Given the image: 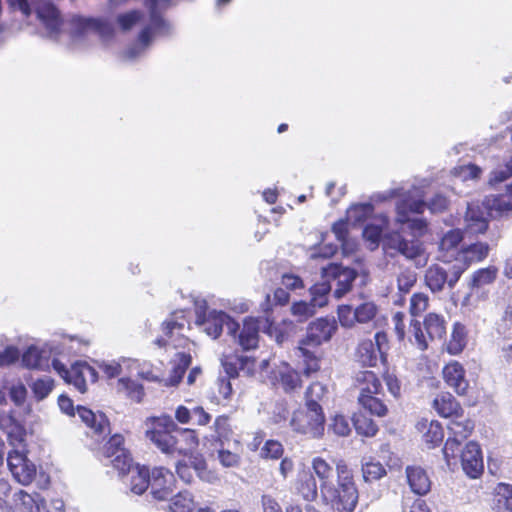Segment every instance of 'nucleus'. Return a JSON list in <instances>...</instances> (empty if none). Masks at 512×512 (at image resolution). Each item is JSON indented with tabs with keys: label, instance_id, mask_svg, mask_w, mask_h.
<instances>
[{
	"label": "nucleus",
	"instance_id": "obj_1",
	"mask_svg": "<svg viewBox=\"0 0 512 512\" xmlns=\"http://www.w3.org/2000/svg\"><path fill=\"white\" fill-rule=\"evenodd\" d=\"M336 483L320 493L325 505L336 512H354L359 502V489L352 467L345 459L335 461Z\"/></svg>",
	"mask_w": 512,
	"mask_h": 512
},
{
	"label": "nucleus",
	"instance_id": "obj_2",
	"mask_svg": "<svg viewBox=\"0 0 512 512\" xmlns=\"http://www.w3.org/2000/svg\"><path fill=\"white\" fill-rule=\"evenodd\" d=\"M145 437L162 453L175 454L177 423L168 415L150 417L146 421Z\"/></svg>",
	"mask_w": 512,
	"mask_h": 512
},
{
	"label": "nucleus",
	"instance_id": "obj_3",
	"mask_svg": "<svg viewBox=\"0 0 512 512\" xmlns=\"http://www.w3.org/2000/svg\"><path fill=\"white\" fill-rule=\"evenodd\" d=\"M410 327L414 343L420 351L427 350L431 342L444 339L447 333L445 317L436 312L427 313L422 322L411 320Z\"/></svg>",
	"mask_w": 512,
	"mask_h": 512
},
{
	"label": "nucleus",
	"instance_id": "obj_4",
	"mask_svg": "<svg viewBox=\"0 0 512 512\" xmlns=\"http://www.w3.org/2000/svg\"><path fill=\"white\" fill-rule=\"evenodd\" d=\"M388 335L384 331H377L374 335V341L371 339L361 340L355 348V361L366 368H373L378 365V361L383 365H388L389 351Z\"/></svg>",
	"mask_w": 512,
	"mask_h": 512
},
{
	"label": "nucleus",
	"instance_id": "obj_5",
	"mask_svg": "<svg viewBox=\"0 0 512 512\" xmlns=\"http://www.w3.org/2000/svg\"><path fill=\"white\" fill-rule=\"evenodd\" d=\"M325 422L323 409L304 405L293 412L290 425L296 433L308 438L319 439L324 435Z\"/></svg>",
	"mask_w": 512,
	"mask_h": 512
},
{
	"label": "nucleus",
	"instance_id": "obj_6",
	"mask_svg": "<svg viewBox=\"0 0 512 512\" xmlns=\"http://www.w3.org/2000/svg\"><path fill=\"white\" fill-rule=\"evenodd\" d=\"M52 367L67 384L73 385L82 394L87 391V382L95 383L98 380V372L86 361H76L67 368L59 359L54 358Z\"/></svg>",
	"mask_w": 512,
	"mask_h": 512
},
{
	"label": "nucleus",
	"instance_id": "obj_7",
	"mask_svg": "<svg viewBox=\"0 0 512 512\" xmlns=\"http://www.w3.org/2000/svg\"><path fill=\"white\" fill-rule=\"evenodd\" d=\"M490 247L486 242H476L462 246L456 256V263L451 266V284L459 281L463 273L472 265L487 258Z\"/></svg>",
	"mask_w": 512,
	"mask_h": 512
},
{
	"label": "nucleus",
	"instance_id": "obj_8",
	"mask_svg": "<svg viewBox=\"0 0 512 512\" xmlns=\"http://www.w3.org/2000/svg\"><path fill=\"white\" fill-rule=\"evenodd\" d=\"M196 323L204 326V331L213 339H217L226 326L228 334L236 337L239 330V323L224 311H211L207 316L205 311L197 313Z\"/></svg>",
	"mask_w": 512,
	"mask_h": 512
},
{
	"label": "nucleus",
	"instance_id": "obj_9",
	"mask_svg": "<svg viewBox=\"0 0 512 512\" xmlns=\"http://www.w3.org/2000/svg\"><path fill=\"white\" fill-rule=\"evenodd\" d=\"M383 250L390 256L400 254L409 260H415L424 253V248L418 240H407L396 230L384 235Z\"/></svg>",
	"mask_w": 512,
	"mask_h": 512
},
{
	"label": "nucleus",
	"instance_id": "obj_10",
	"mask_svg": "<svg viewBox=\"0 0 512 512\" xmlns=\"http://www.w3.org/2000/svg\"><path fill=\"white\" fill-rule=\"evenodd\" d=\"M378 314V307L373 301H365L355 308L351 305H339L337 316L342 327L352 328L357 323L367 324L373 321Z\"/></svg>",
	"mask_w": 512,
	"mask_h": 512
},
{
	"label": "nucleus",
	"instance_id": "obj_11",
	"mask_svg": "<svg viewBox=\"0 0 512 512\" xmlns=\"http://www.w3.org/2000/svg\"><path fill=\"white\" fill-rule=\"evenodd\" d=\"M26 453V450L13 449L7 456V465L13 478L24 486L31 484L36 477V466Z\"/></svg>",
	"mask_w": 512,
	"mask_h": 512
},
{
	"label": "nucleus",
	"instance_id": "obj_12",
	"mask_svg": "<svg viewBox=\"0 0 512 512\" xmlns=\"http://www.w3.org/2000/svg\"><path fill=\"white\" fill-rule=\"evenodd\" d=\"M337 330L335 319L320 317L310 322L307 326L306 335L299 341L301 345L319 348L323 343L328 342Z\"/></svg>",
	"mask_w": 512,
	"mask_h": 512
},
{
	"label": "nucleus",
	"instance_id": "obj_13",
	"mask_svg": "<svg viewBox=\"0 0 512 512\" xmlns=\"http://www.w3.org/2000/svg\"><path fill=\"white\" fill-rule=\"evenodd\" d=\"M33 12L51 35H57L63 26L61 12L52 0H32Z\"/></svg>",
	"mask_w": 512,
	"mask_h": 512
},
{
	"label": "nucleus",
	"instance_id": "obj_14",
	"mask_svg": "<svg viewBox=\"0 0 512 512\" xmlns=\"http://www.w3.org/2000/svg\"><path fill=\"white\" fill-rule=\"evenodd\" d=\"M441 375L444 383L458 396L468 395L470 384L462 363L457 360L449 361L443 366Z\"/></svg>",
	"mask_w": 512,
	"mask_h": 512
},
{
	"label": "nucleus",
	"instance_id": "obj_15",
	"mask_svg": "<svg viewBox=\"0 0 512 512\" xmlns=\"http://www.w3.org/2000/svg\"><path fill=\"white\" fill-rule=\"evenodd\" d=\"M145 6L149 11L150 23L140 31L138 40L144 46H148L154 33L168 30V24L163 18L159 0H145Z\"/></svg>",
	"mask_w": 512,
	"mask_h": 512
},
{
	"label": "nucleus",
	"instance_id": "obj_16",
	"mask_svg": "<svg viewBox=\"0 0 512 512\" xmlns=\"http://www.w3.org/2000/svg\"><path fill=\"white\" fill-rule=\"evenodd\" d=\"M464 473L471 479H478L484 472L483 454L480 445L475 441L466 443L460 454Z\"/></svg>",
	"mask_w": 512,
	"mask_h": 512
},
{
	"label": "nucleus",
	"instance_id": "obj_17",
	"mask_svg": "<svg viewBox=\"0 0 512 512\" xmlns=\"http://www.w3.org/2000/svg\"><path fill=\"white\" fill-rule=\"evenodd\" d=\"M270 378L273 386L283 390L286 394L296 392L303 385L301 373L288 363H284L282 366L272 370Z\"/></svg>",
	"mask_w": 512,
	"mask_h": 512
},
{
	"label": "nucleus",
	"instance_id": "obj_18",
	"mask_svg": "<svg viewBox=\"0 0 512 512\" xmlns=\"http://www.w3.org/2000/svg\"><path fill=\"white\" fill-rule=\"evenodd\" d=\"M189 323L183 311L173 312L161 324L163 335L157 337L154 343L160 347L165 348L170 342H174L177 338L183 336L185 326Z\"/></svg>",
	"mask_w": 512,
	"mask_h": 512
},
{
	"label": "nucleus",
	"instance_id": "obj_19",
	"mask_svg": "<svg viewBox=\"0 0 512 512\" xmlns=\"http://www.w3.org/2000/svg\"><path fill=\"white\" fill-rule=\"evenodd\" d=\"M432 408L441 418L461 417L464 408L457 398L448 391L439 392L432 401Z\"/></svg>",
	"mask_w": 512,
	"mask_h": 512
},
{
	"label": "nucleus",
	"instance_id": "obj_20",
	"mask_svg": "<svg viewBox=\"0 0 512 512\" xmlns=\"http://www.w3.org/2000/svg\"><path fill=\"white\" fill-rule=\"evenodd\" d=\"M483 206L493 219L508 216L512 212V191L507 189L503 193L486 196L483 200Z\"/></svg>",
	"mask_w": 512,
	"mask_h": 512
},
{
	"label": "nucleus",
	"instance_id": "obj_21",
	"mask_svg": "<svg viewBox=\"0 0 512 512\" xmlns=\"http://www.w3.org/2000/svg\"><path fill=\"white\" fill-rule=\"evenodd\" d=\"M468 343V326L461 321L453 322L449 338L444 344V351L451 356H458L463 353Z\"/></svg>",
	"mask_w": 512,
	"mask_h": 512
},
{
	"label": "nucleus",
	"instance_id": "obj_22",
	"mask_svg": "<svg viewBox=\"0 0 512 512\" xmlns=\"http://www.w3.org/2000/svg\"><path fill=\"white\" fill-rule=\"evenodd\" d=\"M464 235L460 229H451L447 231L439 242V258L444 263H456V256L460 250L459 245L463 241Z\"/></svg>",
	"mask_w": 512,
	"mask_h": 512
},
{
	"label": "nucleus",
	"instance_id": "obj_23",
	"mask_svg": "<svg viewBox=\"0 0 512 512\" xmlns=\"http://www.w3.org/2000/svg\"><path fill=\"white\" fill-rule=\"evenodd\" d=\"M427 208V202L422 198H416L410 194L405 195L396 203L395 222L404 225L409 221L411 214H422Z\"/></svg>",
	"mask_w": 512,
	"mask_h": 512
},
{
	"label": "nucleus",
	"instance_id": "obj_24",
	"mask_svg": "<svg viewBox=\"0 0 512 512\" xmlns=\"http://www.w3.org/2000/svg\"><path fill=\"white\" fill-rule=\"evenodd\" d=\"M405 474L411 491L418 496H425L431 491L432 482L426 470L421 466L408 465Z\"/></svg>",
	"mask_w": 512,
	"mask_h": 512
},
{
	"label": "nucleus",
	"instance_id": "obj_25",
	"mask_svg": "<svg viewBox=\"0 0 512 512\" xmlns=\"http://www.w3.org/2000/svg\"><path fill=\"white\" fill-rule=\"evenodd\" d=\"M77 414L85 425L97 436H105L110 432V422L104 413H94L85 406H77Z\"/></svg>",
	"mask_w": 512,
	"mask_h": 512
},
{
	"label": "nucleus",
	"instance_id": "obj_26",
	"mask_svg": "<svg viewBox=\"0 0 512 512\" xmlns=\"http://www.w3.org/2000/svg\"><path fill=\"white\" fill-rule=\"evenodd\" d=\"M450 274L438 264L430 265L424 274V282L425 285L430 289L433 293H439L444 290L445 285H448L449 289H453L458 281H455L451 284V269L449 270Z\"/></svg>",
	"mask_w": 512,
	"mask_h": 512
},
{
	"label": "nucleus",
	"instance_id": "obj_27",
	"mask_svg": "<svg viewBox=\"0 0 512 512\" xmlns=\"http://www.w3.org/2000/svg\"><path fill=\"white\" fill-rule=\"evenodd\" d=\"M354 386L358 390V397L369 394H383L381 379L372 370H360L354 376Z\"/></svg>",
	"mask_w": 512,
	"mask_h": 512
},
{
	"label": "nucleus",
	"instance_id": "obj_28",
	"mask_svg": "<svg viewBox=\"0 0 512 512\" xmlns=\"http://www.w3.org/2000/svg\"><path fill=\"white\" fill-rule=\"evenodd\" d=\"M236 333L238 344L245 351L254 350L258 347L260 325L257 318L248 316L243 320L242 328Z\"/></svg>",
	"mask_w": 512,
	"mask_h": 512
},
{
	"label": "nucleus",
	"instance_id": "obj_29",
	"mask_svg": "<svg viewBox=\"0 0 512 512\" xmlns=\"http://www.w3.org/2000/svg\"><path fill=\"white\" fill-rule=\"evenodd\" d=\"M416 428L422 432V439L430 449L441 445L444 439V430L442 424L437 420L421 419Z\"/></svg>",
	"mask_w": 512,
	"mask_h": 512
},
{
	"label": "nucleus",
	"instance_id": "obj_30",
	"mask_svg": "<svg viewBox=\"0 0 512 512\" xmlns=\"http://www.w3.org/2000/svg\"><path fill=\"white\" fill-rule=\"evenodd\" d=\"M255 364V358L238 355L237 353L225 355L222 360V365L228 375L227 378L229 379L237 378L239 376V371L241 370L253 372L255 369Z\"/></svg>",
	"mask_w": 512,
	"mask_h": 512
},
{
	"label": "nucleus",
	"instance_id": "obj_31",
	"mask_svg": "<svg viewBox=\"0 0 512 512\" xmlns=\"http://www.w3.org/2000/svg\"><path fill=\"white\" fill-rule=\"evenodd\" d=\"M1 425L7 434L9 444L16 449L21 448L26 450L27 431L25 426L12 416L3 419Z\"/></svg>",
	"mask_w": 512,
	"mask_h": 512
},
{
	"label": "nucleus",
	"instance_id": "obj_32",
	"mask_svg": "<svg viewBox=\"0 0 512 512\" xmlns=\"http://www.w3.org/2000/svg\"><path fill=\"white\" fill-rule=\"evenodd\" d=\"M359 406L368 414L384 418L389 414V407L383 394H369L363 397H357Z\"/></svg>",
	"mask_w": 512,
	"mask_h": 512
},
{
	"label": "nucleus",
	"instance_id": "obj_33",
	"mask_svg": "<svg viewBox=\"0 0 512 512\" xmlns=\"http://www.w3.org/2000/svg\"><path fill=\"white\" fill-rule=\"evenodd\" d=\"M175 453L188 456L199 447V436L195 429L178 426Z\"/></svg>",
	"mask_w": 512,
	"mask_h": 512
},
{
	"label": "nucleus",
	"instance_id": "obj_34",
	"mask_svg": "<svg viewBox=\"0 0 512 512\" xmlns=\"http://www.w3.org/2000/svg\"><path fill=\"white\" fill-rule=\"evenodd\" d=\"M300 357L303 360V375L311 377L321 369L322 355L319 353V348H312L308 345H298Z\"/></svg>",
	"mask_w": 512,
	"mask_h": 512
},
{
	"label": "nucleus",
	"instance_id": "obj_35",
	"mask_svg": "<svg viewBox=\"0 0 512 512\" xmlns=\"http://www.w3.org/2000/svg\"><path fill=\"white\" fill-rule=\"evenodd\" d=\"M212 441L223 447L226 443L233 440L234 431L231 425L230 416L227 414L219 415L215 418L212 425Z\"/></svg>",
	"mask_w": 512,
	"mask_h": 512
},
{
	"label": "nucleus",
	"instance_id": "obj_36",
	"mask_svg": "<svg viewBox=\"0 0 512 512\" xmlns=\"http://www.w3.org/2000/svg\"><path fill=\"white\" fill-rule=\"evenodd\" d=\"M290 301V293L286 289L282 287H278L274 290L273 300L271 299L270 294H267L264 301L261 303V310L264 314L265 320L269 325H273L275 323V319L273 317V306H286Z\"/></svg>",
	"mask_w": 512,
	"mask_h": 512
},
{
	"label": "nucleus",
	"instance_id": "obj_37",
	"mask_svg": "<svg viewBox=\"0 0 512 512\" xmlns=\"http://www.w3.org/2000/svg\"><path fill=\"white\" fill-rule=\"evenodd\" d=\"M192 363V356L190 353L179 352L175 355V359L173 361V367L169 374V377L166 380L167 386H177L181 383L187 369L190 367Z\"/></svg>",
	"mask_w": 512,
	"mask_h": 512
},
{
	"label": "nucleus",
	"instance_id": "obj_38",
	"mask_svg": "<svg viewBox=\"0 0 512 512\" xmlns=\"http://www.w3.org/2000/svg\"><path fill=\"white\" fill-rule=\"evenodd\" d=\"M447 429L448 434L465 441L472 435L475 429V422L466 416L464 412L461 417L451 418Z\"/></svg>",
	"mask_w": 512,
	"mask_h": 512
},
{
	"label": "nucleus",
	"instance_id": "obj_39",
	"mask_svg": "<svg viewBox=\"0 0 512 512\" xmlns=\"http://www.w3.org/2000/svg\"><path fill=\"white\" fill-rule=\"evenodd\" d=\"M333 274L337 280V287L334 294L337 298L344 296L352 288L353 282L357 277V273L352 268L336 265Z\"/></svg>",
	"mask_w": 512,
	"mask_h": 512
},
{
	"label": "nucleus",
	"instance_id": "obj_40",
	"mask_svg": "<svg viewBox=\"0 0 512 512\" xmlns=\"http://www.w3.org/2000/svg\"><path fill=\"white\" fill-rule=\"evenodd\" d=\"M311 468L315 479L320 482V493L323 492L324 487L332 484L333 465L321 456L314 457L311 461Z\"/></svg>",
	"mask_w": 512,
	"mask_h": 512
},
{
	"label": "nucleus",
	"instance_id": "obj_41",
	"mask_svg": "<svg viewBox=\"0 0 512 512\" xmlns=\"http://www.w3.org/2000/svg\"><path fill=\"white\" fill-rule=\"evenodd\" d=\"M297 493L308 502L316 500L318 487L315 476L310 472H304L298 476L296 481Z\"/></svg>",
	"mask_w": 512,
	"mask_h": 512
},
{
	"label": "nucleus",
	"instance_id": "obj_42",
	"mask_svg": "<svg viewBox=\"0 0 512 512\" xmlns=\"http://www.w3.org/2000/svg\"><path fill=\"white\" fill-rule=\"evenodd\" d=\"M498 275L497 267L490 265L474 271L468 282V287L473 290H479L487 285L494 283Z\"/></svg>",
	"mask_w": 512,
	"mask_h": 512
},
{
	"label": "nucleus",
	"instance_id": "obj_43",
	"mask_svg": "<svg viewBox=\"0 0 512 512\" xmlns=\"http://www.w3.org/2000/svg\"><path fill=\"white\" fill-rule=\"evenodd\" d=\"M361 474L365 483H373L381 480L387 475V469L373 457L361 462Z\"/></svg>",
	"mask_w": 512,
	"mask_h": 512
},
{
	"label": "nucleus",
	"instance_id": "obj_44",
	"mask_svg": "<svg viewBox=\"0 0 512 512\" xmlns=\"http://www.w3.org/2000/svg\"><path fill=\"white\" fill-rule=\"evenodd\" d=\"M327 394V386L319 381H314L306 388L304 393V404L308 407L323 409L320 403Z\"/></svg>",
	"mask_w": 512,
	"mask_h": 512
},
{
	"label": "nucleus",
	"instance_id": "obj_45",
	"mask_svg": "<svg viewBox=\"0 0 512 512\" xmlns=\"http://www.w3.org/2000/svg\"><path fill=\"white\" fill-rule=\"evenodd\" d=\"M188 456V464L192 466V470L202 481L213 483L218 480L217 475L208 469L207 461L202 454L192 452Z\"/></svg>",
	"mask_w": 512,
	"mask_h": 512
},
{
	"label": "nucleus",
	"instance_id": "obj_46",
	"mask_svg": "<svg viewBox=\"0 0 512 512\" xmlns=\"http://www.w3.org/2000/svg\"><path fill=\"white\" fill-rule=\"evenodd\" d=\"M117 390L135 403H140L145 395L142 384L127 377H122L117 382Z\"/></svg>",
	"mask_w": 512,
	"mask_h": 512
},
{
	"label": "nucleus",
	"instance_id": "obj_47",
	"mask_svg": "<svg viewBox=\"0 0 512 512\" xmlns=\"http://www.w3.org/2000/svg\"><path fill=\"white\" fill-rule=\"evenodd\" d=\"M150 484V470L146 466L136 465L132 470L130 489L137 495L143 494Z\"/></svg>",
	"mask_w": 512,
	"mask_h": 512
},
{
	"label": "nucleus",
	"instance_id": "obj_48",
	"mask_svg": "<svg viewBox=\"0 0 512 512\" xmlns=\"http://www.w3.org/2000/svg\"><path fill=\"white\" fill-rule=\"evenodd\" d=\"M353 425L358 435L372 438L379 432V426L377 423L366 414L356 413L353 418Z\"/></svg>",
	"mask_w": 512,
	"mask_h": 512
},
{
	"label": "nucleus",
	"instance_id": "obj_49",
	"mask_svg": "<svg viewBox=\"0 0 512 512\" xmlns=\"http://www.w3.org/2000/svg\"><path fill=\"white\" fill-rule=\"evenodd\" d=\"M494 501L498 510L512 512V484L498 483L494 488Z\"/></svg>",
	"mask_w": 512,
	"mask_h": 512
},
{
	"label": "nucleus",
	"instance_id": "obj_50",
	"mask_svg": "<svg viewBox=\"0 0 512 512\" xmlns=\"http://www.w3.org/2000/svg\"><path fill=\"white\" fill-rule=\"evenodd\" d=\"M22 364L29 369L42 370L47 367V360L44 359L42 351L36 346H30L22 355Z\"/></svg>",
	"mask_w": 512,
	"mask_h": 512
},
{
	"label": "nucleus",
	"instance_id": "obj_51",
	"mask_svg": "<svg viewBox=\"0 0 512 512\" xmlns=\"http://www.w3.org/2000/svg\"><path fill=\"white\" fill-rule=\"evenodd\" d=\"M72 24L76 31L80 34H84L90 31L101 32L105 26V23L100 19L86 18L82 16L73 17Z\"/></svg>",
	"mask_w": 512,
	"mask_h": 512
},
{
	"label": "nucleus",
	"instance_id": "obj_52",
	"mask_svg": "<svg viewBox=\"0 0 512 512\" xmlns=\"http://www.w3.org/2000/svg\"><path fill=\"white\" fill-rule=\"evenodd\" d=\"M169 508L171 512H192L194 500L187 491H180L170 501Z\"/></svg>",
	"mask_w": 512,
	"mask_h": 512
},
{
	"label": "nucleus",
	"instance_id": "obj_53",
	"mask_svg": "<svg viewBox=\"0 0 512 512\" xmlns=\"http://www.w3.org/2000/svg\"><path fill=\"white\" fill-rule=\"evenodd\" d=\"M124 450H126L124 447V437L121 434H114L104 444L101 455L103 458L111 460Z\"/></svg>",
	"mask_w": 512,
	"mask_h": 512
},
{
	"label": "nucleus",
	"instance_id": "obj_54",
	"mask_svg": "<svg viewBox=\"0 0 512 512\" xmlns=\"http://www.w3.org/2000/svg\"><path fill=\"white\" fill-rule=\"evenodd\" d=\"M364 240L368 243L371 250L376 249L380 242H383V229L380 225L367 224L362 232Z\"/></svg>",
	"mask_w": 512,
	"mask_h": 512
},
{
	"label": "nucleus",
	"instance_id": "obj_55",
	"mask_svg": "<svg viewBox=\"0 0 512 512\" xmlns=\"http://www.w3.org/2000/svg\"><path fill=\"white\" fill-rule=\"evenodd\" d=\"M315 304L305 301L294 302L291 306V314L296 318L297 322L303 323L315 314Z\"/></svg>",
	"mask_w": 512,
	"mask_h": 512
},
{
	"label": "nucleus",
	"instance_id": "obj_56",
	"mask_svg": "<svg viewBox=\"0 0 512 512\" xmlns=\"http://www.w3.org/2000/svg\"><path fill=\"white\" fill-rule=\"evenodd\" d=\"M429 296L424 292H415L410 298L409 313L414 316H420L429 307Z\"/></svg>",
	"mask_w": 512,
	"mask_h": 512
},
{
	"label": "nucleus",
	"instance_id": "obj_57",
	"mask_svg": "<svg viewBox=\"0 0 512 512\" xmlns=\"http://www.w3.org/2000/svg\"><path fill=\"white\" fill-rule=\"evenodd\" d=\"M284 454V447L278 440H267L260 450V455L264 459L278 460Z\"/></svg>",
	"mask_w": 512,
	"mask_h": 512
},
{
	"label": "nucleus",
	"instance_id": "obj_58",
	"mask_svg": "<svg viewBox=\"0 0 512 512\" xmlns=\"http://www.w3.org/2000/svg\"><path fill=\"white\" fill-rule=\"evenodd\" d=\"M110 462L114 469H116L122 476L128 474L133 468V458L127 449L120 454H117L110 460Z\"/></svg>",
	"mask_w": 512,
	"mask_h": 512
},
{
	"label": "nucleus",
	"instance_id": "obj_59",
	"mask_svg": "<svg viewBox=\"0 0 512 512\" xmlns=\"http://www.w3.org/2000/svg\"><path fill=\"white\" fill-rule=\"evenodd\" d=\"M14 501L16 506L22 512H38L39 506L37 505L35 499L32 495L28 494L24 490H19L14 495Z\"/></svg>",
	"mask_w": 512,
	"mask_h": 512
},
{
	"label": "nucleus",
	"instance_id": "obj_60",
	"mask_svg": "<svg viewBox=\"0 0 512 512\" xmlns=\"http://www.w3.org/2000/svg\"><path fill=\"white\" fill-rule=\"evenodd\" d=\"M54 387V381L50 377L36 379L31 385L35 398L42 400L46 398Z\"/></svg>",
	"mask_w": 512,
	"mask_h": 512
},
{
	"label": "nucleus",
	"instance_id": "obj_61",
	"mask_svg": "<svg viewBox=\"0 0 512 512\" xmlns=\"http://www.w3.org/2000/svg\"><path fill=\"white\" fill-rule=\"evenodd\" d=\"M464 440H460L452 435L448 434V438L442 449L444 458L448 465L455 460L460 452V447Z\"/></svg>",
	"mask_w": 512,
	"mask_h": 512
},
{
	"label": "nucleus",
	"instance_id": "obj_62",
	"mask_svg": "<svg viewBox=\"0 0 512 512\" xmlns=\"http://www.w3.org/2000/svg\"><path fill=\"white\" fill-rule=\"evenodd\" d=\"M142 18L143 14L141 11L131 10L126 13L119 14L117 17V23L123 31H128L139 23Z\"/></svg>",
	"mask_w": 512,
	"mask_h": 512
},
{
	"label": "nucleus",
	"instance_id": "obj_63",
	"mask_svg": "<svg viewBox=\"0 0 512 512\" xmlns=\"http://www.w3.org/2000/svg\"><path fill=\"white\" fill-rule=\"evenodd\" d=\"M512 177V156L500 166L490 173L489 182L491 184H499Z\"/></svg>",
	"mask_w": 512,
	"mask_h": 512
},
{
	"label": "nucleus",
	"instance_id": "obj_64",
	"mask_svg": "<svg viewBox=\"0 0 512 512\" xmlns=\"http://www.w3.org/2000/svg\"><path fill=\"white\" fill-rule=\"evenodd\" d=\"M417 275L414 271L405 270L397 277V287L400 293L407 294L416 284Z\"/></svg>",
	"mask_w": 512,
	"mask_h": 512
}]
</instances>
